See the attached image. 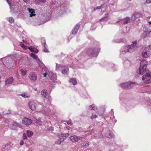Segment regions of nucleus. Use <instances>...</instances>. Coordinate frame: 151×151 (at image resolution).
I'll list each match as a JSON object with an SVG mask.
<instances>
[{
	"mask_svg": "<svg viewBox=\"0 0 151 151\" xmlns=\"http://www.w3.org/2000/svg\"><path fill=\"white\" fill-rule=\"evenodd\" d=\"M132 43L133 45L125 46L124 49V51L126 52H131L136 49L137 48V41H133Z\"/></svg>",
	"mask_w": 151,
	"mask_h": 151,
	"instance_id": "1",
	"label": "nucleus"
},
{
	"mask_svg": "<svg viewBox=\"0 0 151 151\" xmlns=\"http://www.w3.org/2000/svg\"><path fill=\"white\" fill-rule=\"evenodd\" d=\"M147 62L145 60L141 61L139 68L140 74L143 75L145 73L147 70Z\"/></svg>",
	"mask_w": 151,
	"mask_h": 151,
	"instance_id": "2",
	"label": "nucleus"
},
{
	"mask_svg": "<svg viewBox=\"0 0 151 151\" xmlns=\"http://www.w3.org/2000/svg\"><path fill=\"white\" fill-rule=\"evenodd\" d=\"M100 51V49L97 47L91 48L87 50L86 53L89 56H93L98 55Z\"/></svg>",
	"mask_w": 151,
	"mask_h": 151,
	"instance_id": "3",
	"label": "nucleus"
},
{
	"mask_svg": "<svg viewBox=\"0 0 151 151\" xmlns=\"http://www.w3.org/2000/svg\"><path fill=\"white\" fill-rule=\"evenodd\" d=\"M151 55V45L146 47L142 52V57L144 58L149 57Z\"/></svg>",
	"mask_w": 151,
	"mask_h": 151,
	"instance_id": "4",
	"label": "nucleus"
},
{
	"mask_svg": "<svg viewBox=\"0 0 151 151\" xmlns=\"http://www.w3.org/2000/svg\"><path fill=\"white\" fill-rule=\"evenodd\" d=\"M142 80L144 82L146 83H151V74L146 73V75H143L142 76Z\"/></svg>",
	"mask_w": 151,
	"mask_h": 151,
	"instance_id": "5",
	"label": "nucleus"
},
{
	"mask_svg": "<svg viewBox=\"0 0 151 151\" xmlns=\"http://www.w3.org/2000/svg\"><path fill=\"white\" fill-rule=\"evenodd\" d=\"M133 83H132L130 82H126L123 83L121 84L122 87L124 89H128L132 88L133 86Z\"/></svg>",
	"mask_w": 151,
	"mask_h": 151,
	"instance_id": "6",
	"label": "nucleus"
},
{
	"mask_svg": "<svg viewBox=\"0 0 151 151\" xmlns=\"http://www.w3.org/2000/svg\"><path fill=\"white\" fill-rule=\"evenodd\" d=\"M37 106V104L32 101H30L28 104V106L32 111H34L35 110Z\"/></svg>",
	"mask_w": 151,
	"mask_h": 151,
	"instance_id": "7",
	"label": "nucleus"
},
{
	"mask_svg": "<svg viewBox=\"0 0 151 151\" xmlns=\"http://www.w3.org/2000/svg\"><path fill=\"white\" fill-rule=\"evenodd\" d=\"M29 77L32 81H35L37 80V76L35 72H32L29 74Z\"/></svg>",
	"mask_w": 151,
	"mask_h": 151,
	"instance_id": "8",
	"label": "nucleus"
},
{
	"mask_svg": "<svg viewBox=\"0 0 151 151\" xmlns=\"http://www.w3.org/2000/svg\"><path fill=\"white\" fill-rule=\"evenodd\" d=\"M32 122V120L27 118H24L22 120V123L26 125H30Z\"/></svg>",
	"mask_w": 151,
	"mask_h": 151,
	"instance_id": "9",
	"label": "nucleus"
},
{
	"mask_svg": "<svg viewBox=\"0 0 151 151\" xmlns=\"http://www.w3.org/2000/svg\"><path fill=\"white\" fill-rule=\"evenodd\" d=\"M70 140L73 142H78L79 140V138L76 135L72 136L70 137Z\"/></svg>",
	"mask_w": 151,
	"mask_h": 151,
	"instance_id": "10",
	"label": "nucleus"
},
{
	"mask_svg": "<svg viewBox=\"0 0 151 151\" xmlns=\"http://www.w3.org/2000/svg\"><path fill=\"white\" fill-rule=\"evenodd\" d=\"M14 81V79L12 77H11L7 78L5 81L6 84H11Z\"/></svg>",
	"mask_w": 151,
	"mask_h": 151,
	"instance_id": "11",
	"label": "nucleus"
},
{
	"mask_svg": "<svg viewBox=\"0 0 151 151\" xmlns=\"http://www.w3.org/2000/svg\"><path fill=\"white\" fill-rule=\"evenodd\" d=\"M28 10L29 11V12L30 13V17H32L35 16V10L34 9L28 8Z\"/></svg>",
	"mask_w": 151,
	"mask_h": 151,
	"instance_id": "12",
	"label": "nucleus"
},
{
	"mask_svg": "<svg viewBox=\"0 0 151 151\" xmlns=\"http://www.w3.org/2000/svg\"><path fill=\"white\" fill-rule=\"evenodd\" d=\"M69 82H71L74 85H76L77 83V82L76 80V78H72L70 79L69 80Z\"/></svg>",
	"mask_w": 151,
	"mask_h": 151,
	"instance_id": "13",
	"label": "nucleus"
},
{
	"mask_svg": "<svg viewBox=\"0 0 151 151\" xmlns=\"http://www.w3.org/2000/svg\"><path fill=\"white\" fill-rule=\"evenodd\" d=\"M41 95L45 98H46L47 95V91L46 89H44L41 92Z\"/></svg>",
	"mask_w": 151,
	"mask_h": 151,
	"instance_id": "14",
	"label": "nucleus"
},
{
	"mask_svg": "<svg viewBox=\"0 0 151 151\" xmlns=\"http://www.w3.org/2000/svg\"><path fill=\"white\" fill-rule=\"evenodd\" d=\"M20 96L22 97L25 98H28L30 96V95L29 94L26 93H22L20 95Z\"/></svg>",
	"mask_w": 151,
	"mask_h": 151,
	"instance_id": "15",
	"label": "nucleus"
},
{
	"mask_svg": "<svg viewBox=\"0 0 151 151\" xmlns=\"http://www.w3.org/2000/svg\"><path fill=\"white\" fill-rule=\"evenodd\" d=\"M150 34V32L147 30L145 31L143 33L142 36L143 38L147 37Z\"/></svg>",
	"mask_w": 151,
	"mask_h": 151,
	"instance_id": "16",
	"label": "nucleus"
},
{
	"mask_svg": "<svg viewBox=\"0 0 151 151\" xmlns=\"http://www.w3.org/2000/svg\"><path fill=\"white\" fill-rule=\"evenodd\" d=\"M79 27V26H78V25L76 26V27L74 28L73 31V32H72V33L73 34H76L77 33V32L78 30Z\"/></svg>",
	"mask_w": 151,
	"mask_h": 151,
	"instance_id": "17",
	"label": "nucleus"
},
{
	"mask_svg": "<svg viewBox=\"0 0 151 151\" xmlns=\"http://www.w3.org/2000/svg\"><path fill=\"white\" fill-rule=\"evenodd\" d=\"M125 21L124 22V24H127L128 23H129L130 21V18L129 17H127L125 19Z\"/></svg>",
	"mask_w": 151,
	"mask_h": 151,
	"instance_id": "18",
	"label": "nucleus"
},
{
	"mask_svg": "<svg viewBox=\"0 0 151 151\" xmlns=\"http://www.w3.org/2000/svg\"><path fill=\"white\" fill-rule=\"evenodd\" d=\"M27 134L28 137H30L33 135V132L31 131L27 130Z\"/></svg>",
	"mask_w": 151,
	"mask_h": 151,
	"instance_id": "19",
	"label": "nucleus"
},
{
	"mask_svg": "<svg viewBox=\"0 0 151 151\" xmlns=\"http://www.w3.org/2000/svg\"><path fill=\"white\" fill-rule=\"evenodd\" d=\"M142 16V15L139 13H136L134 14L132 18L134 17V19H136L137 18L141 17Z\"/></svg>",
	"mask_w": 151,
	"mask_h": 151,
	"instance_id": "20",
	"label": "nucleus"
},
{
	"mask_svg": "<svg viewBox=\"0 0 151 151\" xmlns=\"http://www.w3.org/2000/svg\"><path fill=\"white\" fill-rule=\"evenodd\" d=\"M35 2L37 4H40L41 3H44L45 2V0H34Z\"/></svg>",
	"mask_w": 151,
	"mask_h": 151,
	"instance_id": "21",
	"label": "nucleus"
},
{
	"mask_svg": "<svg viewBox=\"0 0 151 151\" xmlns=\"http://www.w3.org/2000/svg\"><path fill=\"white\" fill-rule=\"evenodd\" d=\"M20 71L23 76H25L26 74L27 70L26 69H21Z\"/></svg>",
	"mask_w": 151,
	"mask_h": 151,
	"instance_id": "22",
	"label": "nucleus"
},
{
	"mask_svg": "<svg viewBox=\"0 0 151 151\" xmlns=\"http://www.w3.org/2000/svg\"><path fill=\"white\" fill-rule=\"evenodd\" d=\"M69 135V134L68 133L62 134V137H63V139L62 141H63L64 139H66V138L68 137Z\"/></svg>",
	"mask_w": 151,
	"mask_h": 151,
	"instance_id": "23",
	"label": "nucleus"
},
{
	"mask_svg": "<svg viewBox=\"0 0 151 151\" xmlns=\"http://www.w3.org/2000/svg\"><path fill=\"white\" fill-rule=\"evenodd\" d=\"M108 19L109 18L108 17H105L102 18L99 21L100 22L106 21H107L108 20Z\"/></svg>",
	"mask_w": 151,
	"mask_h": 151,
	"instance_id": "24",
	"label": "nucleus"
},
{
	"mask_svg": "<svg viewBox=\"0 0 151 151\" xmlns=\"http://www.w3.org/2000/svg\"><path fill=\"white\" fill-rule=\"evenodd\" d=\"M28 49L30 50L31 52H35V48L33 46H30L28 47Z\"/></svg>",
	"mask_w": 151,
	"mask_h": 151,
	"instance_id": "25",
	"label": "nucleus"
},
{
	"mask_svg": "<svg viewBox=\"0 0 151 151\" xmlns=\"http://www.w3.org/2000/svg\"><path fill=\"white\" fill-rule=\"evenodd\" d=\"M30 56L34 59H36L37 58V56L35 54L32 53L30 54Z\"/></svg>",
	"mask_w": 151,
	"mask_h": 151,
	"instance_id": "26",
	"label": "nucleus"
},
{
	"mask_svg": "<svg viewBox=\"0 0 151 151\" xmlns=\"http://www.w3.org/2000/svg\"><path fill=\"white\" fill-rule=\"evenodd\" d=\"M20 46L22 47V48L27 49V47L23 43H21L20 44Z\"/></svg>",
	"mask_w": 151,
	"mask_h": 151,
	"instance_id": "27",
	"label": "nucleus"
},
{
	"mask_svg": "<svg viewBox=\"0 0 151 151\" xmlns=\"http://www.w3.org/2000/svg\"><path fill=\"white\" fill-rule=\"evenodd\" d=\"M14 19L12 17H10L9 19V22L10 23H12L14 22Z\"/></svg>",
	"mask_w": 151,
	"mask_h": 151,
	"instance_id": "28",
	"label": "nucleus"
},
{
	"mask_svg": "<svg viewBox=\"0 0 151 151\" xmlns=\"http://www.w3.org/2000/svg\"><path fill=\"white\" fill-rule=\"evenodd\" d=\"M113 136V135L112 134L111 132H109V134L107 135V137L109 138H112Z\"/></svg>",
	"mask_w": 151,
	"mask_h": 151,
	"instance_id": "29",
	"label": "nucleus"
},
{
	"mask_svg": "<svg viewBox=\"0 0 151 151\" xmlns=\"http://www.w3.org/2000/svg\"><path fill=\"white\" fill-rule=\"evenodd\" d=\"M97 117V116L96 115H95L94 114H92V116L91 117V118L92 119H93L94 118H96Z\"/></svg>",
	"mask_w": 151,
	"mask_h": 151,
	"instance_id": "30",
	"label": "nucleus"
},
{
	"mask_svg": "<svg viewBox=\"0 0 151 151\" xmlns=\"http://www.w3.org/2000/svg\"><path fill=\"white\" fill-rule=\"evenodd\" d=\"M66 122L69 125H72L73 124V123L70 119L67 121Z\"/></svg>",
	"mask_w": 151,
	"mask_h": 151,
	"instance_id": "31",
	"label": "nucleus"
},
{
	"mask_svg": "<svg viewBox=\"0 0 151 151\" xmlns=\"http://www.w3.org/2000/svg\"><path fill=\"white\" fill-rule=\"evenodd\" d=\"M92 109L96 111L97 110V108L96 106L93 104L92 105Z\"/></svg>",
	"mask_w": 151,
	"mask_h": 151,
	"instance_id": "32",
	"label": "nucleus"
},
{
	"mask_svg": "<svg viewBox=\"0 0 151 151\" xmlns=\"http://www.w3.org/2000/svg\"><path fill=\"white\" fill-rule=\"evenodd\" d=\"M89 143H87L85 145H81L82 147H85L86 148L89 145Z\"/></svg>",
	"mask_w": 151,
	"mask_h": 151,
	"instance_id": "33",
	"label": "nucleus"
},
{
	"mask_svg": "<svg viewBox=\"0 0 151 151\" xmlns=\"http://www.w3.org/2000/svg\"><path fill=\"white\" fill-rule=\"evenodd\" d=\"M22 137L23 139H27V136L25 134H23Z\"/></svg>",
	"mask_w": 151,
	"mask_h": 151,
	"instance_id": "34",
	"label": "nucleus"
},
{
	"mask_svg": "<svg viewBox=\"0 0 151 151\" xmlns=\"http://www.w3.org/2000/svg\"><path fill=\"white\" fill-rule=\"evenodd\" d=\"M67 71L65 69L63 70H62V74L65 75L67 74Z\"/></svg>",
	"mask_w": 151,
	"mask_h": 151,
	"instance_id": "35",
	"label": "nucleus"
},
{
	"mask_svg": "<svg viewBox=\"0 0 151 151\" xmlns=\"http://www.w3.org/2000/svg\"><path fill=\"white\" fill-rule=\"evenodd\" d=\"M63 139V137L59 138V140L58 141H60V142L59 143L57 142H56L55 143L56 144H60L61 142H62L63 141H62V140Z\"/></svg>",
	"mask_w": 151,
	"mask_h": 151,
	"instance_id": "36",
	"label": "nucleus"
},
{
	"mask_svg": "<svg viewBox=\"0 0 151 151\" xmlns=\"http://www.w3.org/2000/svg\"><path fill=\"white\" fill-rule=\"evenodd\" d=\"M102 7V6H97V7H95L94 8V10L95 11L96 10H97V9H100V8L101 7Z\"/></svg>",
	"mask_w": 151,
	"mask_h": 151,
	"instance_id": "37",
	"label": "nucleus"
},
{
	"mask_svg": "<svg viewBox=\"0 0 151 151\" xmlns=\"http://www.w3.org/2000/svg\"><path fill=\"white\" fill-rule=\"evenodd\" d=\"M6 0L7 1L8 4L9 5V6H10V8H11V4H12L11 3H10V2H9V1H8V0Z\"/></svg>",
	"mask_w": 151,
	"mask_h": 151,
	"instance_id": "38",
	"label": "nucleus"
},
{
	"mask_svg": "<svg viewBox=\"0 0 151 151\" xmlns=\"http://www.w3.org/2000/svg\"><path fill=\"white\" fill-rule=\"evenodd\" d=\"M24 141L23 140H21L20 142V145H22L24 144Z\"/></svg>",
	"mask_w": 151,
	"mask_h": 151,
	"instance_id": "39",
	"label": "nucleus"
},
{
	"mask_svg": "<svg viewBox=\"0 0 151 151\" xmlns=\"http://www.w3.org/2000/svg\"><path fill=\"white\" fill-rule=\"evenodd\" d=\"M27 4L29 2V0H23Z\"/></svg>",
	"mask_w": 151,
	"mask_h": 151,
	"instance_id": "40",
	"label": "nucleus"
},
{
	"mask_svg": "<svg viewBox=\"0 0 151 151\" xmlns=\"http://www.w3.org/2000/svg\"><path fill=\"white\" fill-rule=\"evenodd\" d=\"M146 2L148 4L151 3V0H147Z\"/></svg>",
	"mask_w": 151,
	"mask_h": 151,
	"instance_id": "41",
	"label": "nucleus"
},
{
	"mask_svg": "<svg viewBox=\"0 0 151 151\" xmlns=\"http://www.w3.org/2000/svg\"><path fill=\"white\" fill-rule=\"evenodd\" d=\"M14 125L18 127H19L20 126L19 124L17 123H14Z\"/></svg>",
	"mask_w": 151,
	"mask_h": 151,
	"instance_id": "42",
	"label": "nucleus"
},
{
	"mask_svg": "<svg viewBox=\"0 0 151 151\" xmlns=\"http://www.w3.org/2000/svg\"><path fill=\"white\" fill-rule=\"evenodd\" d=\"M78 138H79V140H83V139L84 137H78Z\"/></svg>",
	"mask_w": 151,
	"mask_h": 151,
	"instance_id": "43",
	"label": "nucleus"
},
{
	"mask_svg": "<svg viewBox=\"0 0 151 151\" xmlns=\"http://www.w3.org/2000/svg\"><path fill=\"white\" fill-rule=\"evenodd\" d=\"M47 73H43V77H46V76H47Z\"/></svg>",
	"mask_w": 151,
	"mask_h": 151,
	"instance_id": "44",
	"label": "nucleus"
},
{
	"mask_svg": "<svg viewBox=\"0 0 151 151\" xmlns=\"http://www.w3.org/2000/svg\"><path fill=\"white\" fill-rule=\"evenodd\" d=\"M89 109H92V105H90L89 106Z\"/></svg>",
	"mask_w": 151,
	"mask_h": 151,
	"instance_id": "45",
	"label": "nucleus"
},
{
	"mask_svg": "<svg viewBox=\"0 0 151 151\" xmlns=\"http://www.w3.org/2000/svg\"><path fill=\"white\" fill-rule=\"evenodd\" d=\"M34 52L35 53H37L38 52V50H35V52Z\"/></svg>",
	"mask_w": 151,
	"mask_h": 151,
	"instance_id": "46",
	"label": "nucleus"
},
{
	"mask_svg": "<svg viewBox=\"0 0 151 151\" xmlns=\"http://www.w3.org/2000/svg\"><path fill=\"white\" fill-rule=\"evenodd\" d=\"M44 51L45 52H47L48 51H47V49H45L44 50Z\"/></svg>",
	"mask_w": 151,
	"mask_h": 151,
	"instance_id": "47",
	"label": "nucleus"
},
{
	"mask_svg": "<svg viewBox=\"0 0 151 151\" xmlns=\"http://www.w3.org/2000/svg\"><path fill=\"white\" fill-rule=\"evenodd\" d=\"M34 90L35 91H37V89L36 88H35L34 89Z\"/></svg>",
	"mask_w": 151,
	"mask_h": 151,
	"instance_id": "48",
	"label": "nucleus"
},
{
	"mask_svg": "<svg viewBox=\"0 0 151 151\" xmlns=\"http://www.w3.org/2000/svg\"><path fill=\"white\" fill-rule=\"evenodd\" d=\"M108 15H109V13H106V14H105V15H106V16Z\"/></svg>",
	"mask_w": 151,
	"mask_h": 151,
	"instance_id": "49",
	"label": "nucleus"
},
{
	"mask_svg": "<svg viewBox=\"0 0 151 151\" xmlns=\"http://www.w3.org/2000/svg\"><path fill=\"white\" fill-rule=\"evenodd\" d=\"M149 25H150V24H151V21L149 22Z\"/></svg>",
	"mask_w": 151,
	"mask_h": 151,
	"instance_id": "50",
	"label": "nucleus"
},
{
	"mask_svg": "<svg viewBox=\"0 0 151 151\" xmlns=\"http://www.w3.org/2000/svg\"><path fill=\"white\" fill-rule=\"evenodd\" d=\"M46 43L45 42V43H44V46L45 47V45H46Z\"/></svg>",
	"mask_w": 151,
	"mask_h": 151,
	"instance_id": "51",
	"label": "nucleus"
}]
</instances>
